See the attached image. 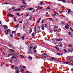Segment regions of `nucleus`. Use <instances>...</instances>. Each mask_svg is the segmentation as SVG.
<instances>
[{
    "mask_svg": "<svg viewBox=\"0 0 73 73\" xmlns=\"http://www.w3.org/2000/svg\"><path fill=\"white\" fill-rule=\"evenodd\" d=\"M66 60L67 61H70L71 60H72V56H69L66 58Z\"/></svg>",
    "mask_w": 73,
    "mask_h": 73,
    "instance_id": "1",
    "label": "nucleus"
},
{
    "mask_svg": "<svg viewBox=\"0 0 73 73\" xmlns=\"http://www.w3.org/2000/svg\"><path fill=\"white\" fill-rule=\"evenodd\" d=\"M42 56L43 58H46V57H48V55H47V54H46V53L43 54L42 55Z\"/></svg>",
    "mask_w": 73,
    "mask_h": 73,
    "instance_id": "2",
    "label": "nucleus"
},
{
    "mask_svg": "<svg viewBox=\"0 0 73 73\" xmlns=\"http://www.w3.org/2000/svg\"><path fill=\"white\" fill-rule=\"evenodd\" d=\"M12 66L14 68V69H15L16 71L19 70V68H18L17 66H15V65H12Z\"/></svg>",
    "mask_w": 73,
    "mask_h": 73,
    "instance_id": "3",
    "label": "nucleus"
},
{
    "mask_svg": "<svg viewBox=\"0 0 73 73\" xmlns=\"http://www.w3.org/2000/svg\"><path fill=\"white\" fill-rule=\"evenodd\" d=\"M9 32H11V30H6L5 31V34H6V35H8Z\"/></svg>",
    "mask_w": 73,
    "mask_h": 73,
    "instance_id": "4",
    "label": "nucleus"
},
{
    "mask_svg": "<svg viewBox=\"0 0 73 73\" xmlns=\"http://www.w3.org/2000/svg\"><path fill=\"white\" fill-rule=\"evenodd\" d=\"M69 27L70 26L69 25L66 24L65 27V28L66 29H69Z\"/></svg>",
    "mask_w": 73,
    "mask_h": 73,
    "instance_id": "5",
    "label": "nucleus"
},
{
    "mask_svg": "<svg viewBox=\"0 0 73 73\" xmlns=\"http://www.w3.org/2000/svg\"><path fill=\"white\" fill-rule=\"evenodd\" d=\"M11 58H12V59H15V61H16L17 60V58L15 57V56H13L12 57H11Z\"/></svg>",
    "mask_w": 73,
    "mask_h": 73,
    "instance_id": "6",
    "label": "nucleus"
},
{
    "mask_svg": "<svg viewBox=\"0 0 73 73\" xmlns=\"http://www.w3.org/2000/svg\"><path fill=\"white\" fill-rule=\"evenodd\" d=\"M8 45L10 47V48H12L13 47V45L11 44H8Z\"/></svg>",
    "mask_w": 73,
    "mask_h": 73,
    "instance_id": "7",
    "label": "nucleus"
},
{
    "mask_svg": "<svg viewBox=\"0 0 73 73\" xmlns=\"http://www.w3.org/2000/svg\"><path fill=\"white\" fill-rule=\"evenodd\" d=\"M8 16H9L10 17H13L14 16L13 15H12L11 14H7Z\"/></svg>",
    "mask_w": 73,
    "mask_h": 73,
    "instance_id": "8",
    "label": "nucleus"
},
{
    "mask_svg": "<svg viewBox=\"0 0 73 73\" xmlns=\"http://www.w3.org/2000/svg\"><path fill=\"white\" fill-rule=\"evenodd\" d=\"M57 55H58V56H62V53H57Z\"/></svg>",
    "mask_w": 73,
    "mask_h": 73,
    "instance_id": "9",
    "label": "nucleus"
},
{
    "mask_svg": "<svg viewBox=\"0 0 73 73\" xmlns=\"http://www.w3.org/2000/svg\"><path fill=\"white\" fill-rule=\"evenodd\" d=\"M3 27L4 28V29H8V26H6L5 25H4L3 26Z\"/></svg>",
    "mask_w": 73,
    "mask_h": 73,
    "instance_id": "10",
    "label": "nucleus"
},
{
    "mask_svg": "<svg viewBox=\"0 0 73 73\" xmlns=\"http://www.w3.org/2000/svg\"><path fill=\"white\" fill-rule=\"evenodd\" d=\"M67 10L68 11V15H69V13H70V12H71V10H70V9H68Z\"/></svg>",
    "mask_w": 73,
    "mask_h": 73,
    "instance_id": "11",
    "label": "nucleus"
},
{
    "mask_svg": "<svg viewBox=\"0 0 73 73\" xmlns=\"http://www.w3.org/2000/svg\"><path fill=\"white\" fill-rule=\"evenodd\" d=\"M27 10H29V11H32L33 9V8H30L27 9Z\"/></svg>",
    "mask_w": 73,
    "mask_h": 73,
    "instance_id": "12",
    "label": "nucleus"
},
{
    "mask_svg": "<svg viewBox=\"0 0 73 73\" xmlns=\"http://www.w3.org/2000/svg\"><path fill=\"white\" fill-rule=\"evenodd\" d=\"M55 48L58 51H59L60 50V48H58L57 47L55 46Z\"/></svg>",
    "mask_w": 73,
    "mask_h": 73,
    "instance_id": "13",
    "label": "nucleus"
},
{
    "mask_svg": "<svg viewBox=\"0 0 73 73\" xmlns=\"http://www.w3.org/2000/svg\"><path fill=\"white\" fill-rule=\"evenodd\" d=\"M28 58L29 60H32V57L31 56L29 57Z\"/></svg>",
    "mask_w": 73,
    "mask_h": 73,
    "instance_id": "14",
    "label": "nucleus"
},
{
    "mask_svg": "<svg viewBox=\"0 0 73 73\" xmlns=\"http://www.w3.org/2000/svg\"><path fill=\"white\" fill-rule=\"evenodd\" d=\"M11 51V52H15V50H12V49H11V48L9 49Z\"/></svg>",
    "mask_w": 73,
    "mask_h": 73,
    "instance_id": "15",
    "label": "nucleus"
},
{
    "mask_svg": "<svg viewBox=\"0 0 73 73\" xmlns=\"http://www.w3.org/2000/svg\"><path fill=\"white\" fill-rule=\"evenodd\" d=\"M32 18H33V17L32 16H31L29 18V20L30 21L32 20Z\"/></svg>",
    "mask_w": 73,
    "mask_h": 73,
    "instance_id": "16",
    "label": "nucleus"
},
{
    "mask_svg": "<svg viewBox=\"0 0 73 73\" xmlns=\"http://www.w3.org/2000/svg\"><path fill=\"white\" fill-rule=\"evenodd\" d=\"M44 3V2L42 1H41L40 2V5H43V3Z\"/></svg>",
    "mask_w": 73,
    "mask_h": 73,
    "instance_id": "17",
    "label": "nucleus"
},
{
    "mask_svg": "<svg viewBox=\"0 0 73 73\" xmlns=\"http://www.w3.org/2000/svg\"><path fill=\"white\" fill-rule=\"evenodd\" d=\"M32 29H31L30 30V33H32Z\"/></svg>",
    "mask_w": 73,
    "mask_h": 73,
    "instance_id": "18",
    "label": "nucleus"
},
{
    "mask_svg": "<svg viewBox=\"0 0 73 73\" xmlns=\"http://www.w3.org/2000/svg\"><path fill=\"white\" fill-rule=\"evenodd\" d=\"M10 36L11 37H13V33L11 34Z\"/></svg>",
    "mask_w": 73,
    "mask_h": 73,
    "instance_id": "19",
    "label": "nucleus"
},
{
    "mask_svg": "<svg viewBox=\"0 0 73 73\" xmlns=\"http://www.w3.org/2000/svg\"><path fill=\"white\" fill-rule=\"evenodd\" d=\"M21 38H22V39L23 40H24V39L25 38H24V36H22Z\"/></svg>",
    "mask_w": 73,
    "mask_h": 73,
    "instance_id": "20",
    "label": "nucleus"
},
{
    "mask_svg": "<svg viewBox=\"0 0 73 73\" xmlns=\"http://www.w3.org/2000/svg\"><path fill=\"white\" fill-rule=\"evenodd\" d=\"M56 16V13H54L53 15V17H55V16Z\"/></svg>",
    "mask_w": 73,
    "mask_h": 73,
    "instance_id": "21",
    "label": "nucleus"
},
{
    "mask_svg": "<svg viewBox=\"0 0 73 73\" xmlns=\"http://www.w3.org/2000/svg\"><path fill=\"white\" fill-rule=\"evenodd\" d=\"M62 2H63V3H66V1H65L64 0H62Z\"/></svg>",
    "mask_w": 73,
    "mask_h": 73,
    "instance_id": "22",
    "label": "nucleus"
},
{
    "mask_svg": "<svg viewBox=\"0 0 73 73\" xmlns=\"http://www.w3.org/2000/svg\"><path fill=\"white\" fill-rule=\"evenodd\" d=\"M13 11H18V9H15L13 10Z\"/></svg>",
    "mask_w": 73,
    "mask_h": 73,
    "instance_id": "23",
    "label": "nucleus"
},
{
    "mask_svg": "<svg viewBox=\"0 0 73 73\" xmlns=\"http://www.w3.org/2000/svg\"><path fill=\"white\" fill-rule=\"evenodd\" d=\"M51 59H52V60H56V58H55L52 57L51 58Z\"/></svg>",
    "mask_w": 73,
    "mask_h": 73,
    "instance_id": "24",
    "label": "nucleus"
},
{
    "mask_svg": "<svg viewBox=\"0 0 73 73\" xmlns=\"http://www.w3.org/2000/svg\"><path fill=\"white\" fill-rule=\"evenodd\" d=\"M68 46L69 47H72V44H70L68 45Z\"/></svg>",
    "mask_w": 73,
    "mask_h": 73,
    "instance_id": "25",
    "label": "nucleus"
},
{
    "mask_svg": "<svg viewBox=\"0 0 73 73\" xmlns=\"http://www.w3.org/2000/svg\"><path fill=\"white\" fill-rule=\"evenodd\" d=\"M21 72H23V71H24V70L23 69H22L21 70Z\"/></svg>",
    "mask_w": 73,
    "mask_h": 73,
    "instance_id": "26",
    "label": "nucleus"
},
{
    "mask_svg": "<svg viewBox=\"0 0 73 73\" xmlns=\"http://www.w3.org/2000/svg\"><path fill=\"white\" fill-rule=\"evenodd\" d=\"M54 28L56 29H57V28H58V27L56 25H55L54 26Z\"/></svg>",
    "mask_w": 73,
    "mask_h": 73,
    "instance_id": "27",
    "label": "nucleus"
},
{
    "mask_svg": "<svg viewBox=\"0 0 73 73\" xmlns=\"http://www.w3.org/2000/svg\"><path fill=\"white\" fill-rule=\"evenodd\" d=\"M62 46V43H60V45L59 46L60 47H61Z\"/></svg>",
    "mask_w": 73,
    "mask_h": 73,
    "instance_id": "28",
    "label": "nucleus"
},
{
    "mask_svg": "<svg viewBox=\"0 0 73 73\" xmlns=\"http://www.w3.org/2000/svg\"><path fill=\"white\" fill-rule=\"evenodd\" d=\"M12 33H14V34H16V31H12Z\"/></svg>",
    "mask_w": 73,
    "mask_h": 73,
    "instance_id": "29",
    "label": "nucleus"
},
{
    "mask_svg": "<svg viewBox=\"0 0 73 73\" xmlns=\"http://www.w3.org/2000/svg\"><path fill=\"white\" fill-rule=\"evenodd\" d=\"M39 8L40 9H42L43 8V7H39Z\"/></svg>",
    "mask_w": 73,
    "mask_h": 73,
    "instance_id": "30",
    "label": "nucleus"
},
{
    "mask_svg": "<svg viewBox=\"0 0 73 73\" xmlns=\"http://www.w3.org/2000/svg\"><path fill=\"white\" fill-rule=\"evenodd\" d=\"M20 56H21V57H22V58H24V56H23L22 55H20Z\"/></svg>",
    "mask_w": 73,
    "mask_h": 73,
    "instance_id": "31",
    "label": "nucleus"
},
{
    "mask_svg": "<svg viewBox=\"0 0 73 73\" xmlns=\"http://www.w3.org/2000/svg\"><path fill=\"white\" fill-rule=\"evenodd\" d=\"M23 21H21L20 22H19V23L20 24H22V23H23Z\"/></svg>",
    "mask_w": 73,
    "mask_h": 73,
    "instance_id": "32",
    "label": "nucleus"
},
{
    "mask_svg": "<svg viewBox=\"0 0 73 73\" xmlns=\"http://www.w3.org/2000/svg\"><path fill=\"white\" fill-rule=\"evenodd\" d=\"M48 19H49L50 20H53V19H52V18H48Z\"/></svg>",
    "mask_w": 73,
    "mask_h": 73,
    "instance_id": "33",
    "label": "nucleus"
},
{
    "mask_svg": "<svg viewBox=\"0 0 73 73\" xmlns=\"http://www.w3.org/2000/svg\"><path fill=\"white\" fill-rule=\"evenodd\" d=\"M19 26H15V28H16V29L19 28Z\"/></svg>",
    "mask_w": 73,
    "mask_h": 73,
    "instance_id": "34",
    "label": "nucleus"
},
{
    "mask_svg": "<svg viewBox=\"0 0 73 73\" xmlns=\"http://www.w3.org/2000/svg\"><path fill=\"white\" fill-rule=\"evenodd\" d=\"M70 30H71V31H73V30L72 28V27H70Z\"/></svg>",
    "mask_w": 73,
    "mask_h": 73,
    "instance_id": "35",
    "label": "nucleus"
},
{
    "mask_svg": "<svg viewBox=\"0 0 73 73\" xmlns=\"http://www.w3.org/2000/svg\"><path fill=\"white\" fill-rule=\"evenodd\" d=\"M16 73H19V70H16Z\"/></svg>",
    "mask_w": 73,
    "mask_h": 73,
    "instance_id": "36",
    "label": "nucleus"
},
{
    "mask_svg": "<svg viewBox=\"0 0 73 73\" xmlns=\"http://www.w3.org/2000/svg\"><path fill=\"white\" fill-rule=\"evenodd\" d=\"M31 36H35V34L33 33L31 35Z\"/></svg>",
    "mask_w": 73,
    "mask_h": 73,
    "instance_id": "37",
    "label": "nucleus"
},
{
    "mask_svg": "<svg viewBox=\"0 0 73 73\" xmlns=\"http://www.w3.org/2000/svg\"><path fill=\"white\" fill-rule=\"evenodd\" d=\"M47 26H48V25H47L46 24H45V28H46V27H47Z\"/></svg>",
    "mask_w": 73,
    "mask_h": 73,
    "instance_id": "38",
    "label": "nucleus"
},
{
    "mask_svg": "<svg viewBox=\"0 0 73 73\" xmlns=\"http://www.w3.org/2000/svg\"><path fill=\"white\" fill-rule=\"evenodd\" d=\"M16 15H17V16H19V15H20V13H17L16 14Z\"/></svg>",
    "mask_w": 73,
    "mask_h": 73,
    "instance_id": "39",
    "label": "nucleus"
},
{
    "mask_svg": "<svg viewBox=\"0 0 73 73\" xmlns=\"http://www.w3.org/2000/svg\"><path fill=\"white\" fill-rule=\"evenodd\" d=\"M42 30H44V29H45V28H44V27H42Z\"/></svg>",
    "mask_w": 73,
    "mask_h": 73,
    "instance_id": "40",
    "label": "nucleus"
},
{
    "mask_svg": "<svg viewBox=\"0 0 73 73\" xmlns=\"http://www.w3.org/2000/svg\"><path fill=\"white\" fill-rule=\"evenodd\" d=\"M32 48H33V46H31L30 48V49H32Z\"/></svg>",
    "mask_w": 73,
    "mask_h": 73,
    "instance_id": "41",
    "label": "nucleus"
},
{
    "mask_svg": "<svg viewBox=\"0 0 73 73\" xmlns=\"http://www.w3.org/2000/svg\"><path fill=\"white\" fill-rule=\"evenodd\" d=\"M36 52H37V50H35L34 52V53H36Z\"/></svg>",
    "mask_w": 73,
    "mask_h": 73,
    "instance_id": "42",
    "label": "nucleus"
},
{
    "mask_svg": "<svg viewBox=\"0 0 73 73\" xmlns=\"http://www.w3.org/2000/svg\"><path fill=\"white\" fill-rule=\"evenodd\" d=\"M36 49V46H34V48H33V49H34V50Z\"/></svg>",
    "mask_w": 73,
    "mask_h": 73,
    "instance_id": "43",
    "label": "nucleus"
},
{
    "mask_svg": "<svg viewBox=\"0 0 73 73\" xmlns=\"http://www.w3.org/2000/svg\"><path fill=\"white\" fill-rule=\"evenodd\" d=\"M64 52H67V50L65 49H64Z\"/></svg>",
    "mask_w": 73,
    "mask_h": 73,
    "instance_id": "44",
    "label": "nucleus"
},
{
    "mask_svg": "<svg viewBox=\"0 0 73 73\" xmlns=\"http://www.w3.org/2000/svg\"><path fill=\"white\" fill-rule=\"evenodd\" d=\"M66 64H69V62H66Z\"/></svg>",
    "mask_w": 73,
    "mask_h": 73,
    "instance_id": "45",
    "label": "nucleus"
},
{
    "mask_svg": "<svg viewBox=\"0 0 73 73\" xmlns=\"http://www.w3.org/2000/svg\"><path fill=\"white\" fill-rule=\"evenodd\" d=\"M24 1L23 3V4H26V3H25V2H24Z\"/></svg>",
    "mask_w": 73,
    "mask_h": 73,
    "instance_id": "46",
    "label": "nucleus"
},
{
    "mask_svg": "<svg viewBox=\"0 0 73 73\" xmlns=\"http://www.w3.org/2000/svg\"><path fill=\"white\" fill-rule=\"evenodd\" d=\"M68 35H71V33L68 32Z\"/></svg>",
    "mask_w": 73,
    "mask_h": 73,
    "instance_id": "47",
    "label": "nucleus"
},
{
    "mask_svg": "<svg viewBox=\"0 0 73 73\" xmlns=\"http://www.w3.org/2000/svg\"><path fill=\"white\" fill-rule=\"evenodd\" d=\"M46 9H50V8L49 7H48Z\"/></svg>",
    "mask_w": 73,
    "mask_h": 73,
    "instance_id": "48",
    "label": "nucleus"
},
{
    "mask_svg": "<svg viewBox=\"0 0 73 73\" xmlns=\"http://www.w3.org/2000/svg\"><path fill=\"white\" fill-rule=\"evenodd\" d=\"M10 62H11V63H12V60H10Z\"/></svg>",
    "mask_w": 73,
    "mask_h": 73,
    "instance_id": "49",
    "label": "nucleus"
},
{
    "mask_svg": "<svg viewBox=\"0 0 73 73\" xmlns=\"http://www.w3.org/2000/svg\"><path fill=\"white\" fill-rule=\"evenodd\" d=\"M62 25H65V23H64V22H62Z\"/></svg>",
    "mask_w": 73,
    "mask_h": 73,
    "instance_id": "50",
    "label": "nucleus"
},
{
    "mask_svg": "<svg viewBox=\"0 0 73 73\" xmlns=\"http://www.w3.org/2000/svg\"><path fill=\"white\" fill-rule=\"evenodd\" d=\"M36 28L37 27H35L34 29V30H36Z\"/></svg>",
    "mask_w": 73,
    "mask_h": 73,
    "instance_id": "51",
    "label": "nucleus"
},
{
    "mask_svg": "<svg viewBox=\"0 0 73 73\" xmlns=\"http://www.w3.org/2000/svg\"><path fill=\"white\" fill-rule=\"evenodd\" d=\"M12 9H15V7H13L12 8H11Z\"/></svg>",
    "mask_w": 73,
    "mask_h": 73,
    "instance_id": "52",
    "label": "nucleus"
},
{
    "mask_svg": "<svg viewBox=\"0 0 73 73\" xmlns=\"http://www.w3.org/2000/svg\"><path fill=\"white\" fill-rule=\"evenodd\" d=\"M45 20H43L42 21V23H43L44 21Z\"/></svg>",
    "mask_w": 73,
    "mask_h": 73,
    "instance_id": "53",
    "label": "nucleus"
},
{
    "mask_svg": "<svg viewBox=\"0 0 73 73\" xmlns=\"http://www.w3.org/2000/svg\"><path fill=\"white\" fill-rule=\"evenodd\" d=\"M58 5H59V6H60L61 7V6H62V5H61L60 4H58Z\"/></svg>",
    "mask_w": 73,
    "mask_h": 73,
    "instance_id": "54",
    "label": "nucleus"
},
{
    "mask_svg": "<svg viewBox=\"0 0 73 73\" xmlns=\"http://www.w3.org/2000/svg\"><path fill=\"white\" fill-rule=\"evenodd\" d=\"M20 34H18V37H20Z\"/></svg>",
    "mask_w": 73,
    "mask_h": 73,
    "instance_id": "55",
    "label": "nucleus"
},
{
    "mask_svg": "<svg viewBox=\"0 0 73 73\" xmlns=\"http://www.w3.org/2000/svg\"><path fill=\"white\" fill-rule=\"evenodd\" d=\"M60 41V40L59 39H57V41Z\"/></svg>",
    "mask_w": 73,
    "mask_h": 73,
    "instance_id": "56",
    "label": "nucleus"
},
{
    "mask_svg": "<svg viewBox=\"0 0 73 73\" xmlns=\"http://www.w3.org/2000/svg\"><path fill=\"white\" fill-rule=\"evenodd\" d=\"M9 56H12V55H13V54H9Z\"/></svg>",
    "mask_w": 73,
    "mask_h": 73,
    "instance_id": "57",
    "label": "nucleus"
},
{
    "mask_svg": "<svg viewBox=\"0 0 73 73\" xmlns=\"http://www.w3.org/2000/svg\"><path fill=\"white\" fill-rule=\"evenodd\" d=\"M23 7H24V6H21L20 8H23Z\"/></svg>",
    "mask_w": 73,
    "mask_h": 73,
    "instance_id": "58",
    "label": "nucleus"
},
{
    "mask_svg": "<svg viewBox=\"0 0 73 73\" xmlns=\"http://www.w3.org/2000/svg\"><path fill=\"white\" fill-rule=\"evenodd\" d=\"M41 18H40L39 19V21H40V20H41Z\"/></svg>",
    "mask_w": 73,
    "mask_h": 73,
    "instance_id": "59",
    "label": "nucleus"
},
{
    "mask_svg": "<svg viewBox=\"0 0 73 73\" xmlns=\"http://www.w3.org/2000/svg\"><path fill=\"white\" fill-rule=\"evenodd\" d=\"M40 21H37V23H40Z\"/></svg>",
    "mask_w": 73,
    "mask_h": 73,
    "instance_id": "60",
    "label": "nucleus"
},
{
    "mask_svg": "<svg viewBox=\"0 0 73 73\" xmlns=\"http://www.w3.org/2000/svg\"><path fill=\"white\" fill-rule=\"evenodd\" d=\"M54 31L58 32V31H57V30H54Z\"/></svg>",
    "mask_w": 73,
    "mask_h": 73,
    "instance_id": "61",
    "label": "nucleus"
},
{
    "mask_svg": "<svg viewBox=\"0 0 73 73\" xmlns=\"http://www.w3.org/2000/svg\"><path fill=\"white\" fill-rule=\"evenodd\" d=\"M22 68H26V66H23Z\"/></svg>",
    "mask_w": 73,
    "mask_h": 73,
    "instance_id": "62",
    "label": "nucleus"
},
{
    "mask_svg": "<svg viewBox=\"0 0 73 73\" xmlns=\"http://www.w3.org/2000/svg\"><path fill=\"white\" fill-rule=\"evenodd\" d=\"M5 4H9V3H5Z\"/></svg>",
    "mask_w": 73,
    "mask_h": 73,
    "instance_id": "63",
    "label": "nucleus"
},
{
    "mask_svg": "<svg viewBox=\"0 0 73 73\" xmlns=\"http://www.w3.org/2000/svg\"><path fill=\"white\" fill-rule=\"evenodd\" d=\"M72 4H73V0L71 1Z\"/></svg>",
    "mask_w": 73,
    "mask_h": 73,
    "instance_id": "64",
    "label": "nucleus"
}]
</instances>
